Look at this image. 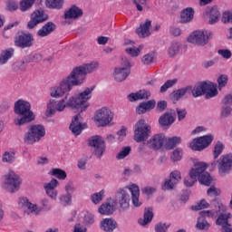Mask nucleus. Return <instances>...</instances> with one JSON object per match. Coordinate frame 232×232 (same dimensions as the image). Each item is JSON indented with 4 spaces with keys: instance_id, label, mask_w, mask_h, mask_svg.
<instances>
[{
    "instance_id": "473e14b6",
    "label": "nucleus",
    "mask_w": 232,
    "mask_h": 232,
    "mask_svg": "<svg viewBox=\"0 0 232 232\" xmlns=\"http://www.w3.org/2000/svg\"><path fill=\"white\" fill-rule=\"evenodd\" d=\"M14 53H15V50L12 47L3 50L0 53V66L7 64L8 61L14 57Z\"/></svg>"
},
{
    "instance_id": "69168bd1",
    "label": "nucleus",
    "mask_w": 232,
    "mask_h": 232,
    "mask_svg": "<svg viewBox=\"0 0 232 232\" xmlns=\"http://www.w3.org/2000/svg\"><path fill=\"white\" fill-rule=\"evenodd\" d=\"M169 179H171L179 184V182L182 180V174L180 173V170H173L169 173Z\"/></svg>"
},
{
    "instance_id": "0e129e2a",
    "label": "nucleus",
    "mask_w": 232,
    "mask_h": 232,
    "mask_svg": "<svg viewBox=\"0 0 232 232\" xmlns=\"http://www.w3.org/2000/svg\"><path fill=\"white\" fill-rule=\"evenodd\" d=\"M65 194L67 195H73V193H75V184H73V181L70 180L66 183L65 187Z\"/></svg>"
},
{
    "instance_id": "9b49d317",
    "label": "nucleus",
    "mask_w": 232,
    "mask_h": 232,
    "mask_svg": "<svg viewBox=\"0 0 232 232\" xmlns=\"http://www.w3.org/2000/svg\"><path fill=\"white\" fill-rule=\"evenodd\" d=\"M131 73V63L126 57L121 58V65L114 68L113 78L116 82H123Z\"/></svg>"
},
{
    "instance_id": "c03bdc74",
    "label": "nucleus",
    "mask_w": 232,
    "mask_h": 232,
    "mask_svg": "<svg viewBox=\"0 0 232 232\" xmlns=\"http://www.w3.org/2000/svg\"><path fill=\"white\" fill-rule=\"evenodd\" d=\"M180 51V43L172 42L168 47V55L169 57H175L177 53Z\"/></svg>"
},
{
    "instance_id": "dca6fc26",
    "label": "nucleus",
    "mask_w": 232,
    "mask_h": 232,
    "mask_svg": "<svg viewBox=\"0 0 232 232\" xmlns=\"http://www.w3.org/2000/svg\"><path fill=\"white\" fill-rule=\"evenodd\" d=\"M64 79L67 81L69 85L73 88V86H81V84H83L86 80V74L82 70V67L80 65L78 67H74L71 73L64 77Z\"/></svg>"
},
{
    "instance_id": "8fccbe9b",
    "label": "nucleus",
    "mask_w": 232,
    "mask_h": 232,
    "mask_svg": "<svg viewBox=\"0 0 232 232\" xmlns=\"http://www.w3.org/2000/svg\"><path fill=\"white\" fill-rule=\"evenodd\" d=\"M35 0H21L19 3V9L21 12H28L34 6Z\"/></svg>"
},
{
    "instance_id": "7ed1b4c3",
    "label": "nucleus",
    "mask_w": 232,
    "mask_h": 232,
    "mask_svg": "<svg viewBox=\"0 0 232 232\" xmlns=\"http://www.w3.org/2000/svg\"><path fill=\"white\" fill-rule=\"evenodd\" d=\"M41 207L37 206V203H33L24 196H21L17 199V208L23 211L24 215H34L37 217L41 215L43 211H52V205L48 198H44L40 201Z\"/></svg>"
},
{
    "instance_id": "3c124183",
    "label": "nucleus",
    "mask_w": 232,
    "mask_h": 232,
    "mask_svg": "<svg viewBox=\"0 0 232 232\" xmlns=\"http://www.w3.org/2000/svg\"><path fill=\"white\" fill-rule=\"evenodd\" d=\"M150 1L151 0H133V3L138 12H143L144 8H150V5L148 4Z\"/></svg>"
},
{
    "instance_id": "f3484780",
    "label": "nucleus",
    "mask_w": 232,
    "mask_h": 232,
    "mask_svg": "<svg viewBox=\"0 0 232 232\" xmlns=\"http://www.w3.org/2000/svg\"><path fill=\"white\" fill-rule=\"evenodd\" d=\"M88 144L92 148V153L101 159L104 152L106 151V144L104 143V139L100 135H94L89 138Z\"/></svg>"
},
{
    "instance_id": "72a5a7b5",
    "label": "nucleus",
    "mask_w": 232,
    "mask_h": 232,
    "mask_svg": "<svg viewBox=\"0 0 232 232\" xmlns=\"http://www.w3.org/2000/svg\"><path fill=\"white\" fill-rule=\"evenodd\" d=\"M218 95V90L217 89V83L211 82H206L205 97L206 99H213Z\"/></svg>"
},
{
    "instance_id": "6e6d98bb",
    "label": "nucleus",
    "mask_w": 232,
    "mask_h": 232,
    "mask_svg": "<svg viewBox=\"0 0 232 232\" xmlns=\"http://www.w3.org/2000/svg\"><path fill=\"white\" fill-rule=\"evenodd\" d=\"M130 153H131V147H123L121 150L116 155V159L117 160H122L123 159H126Z\"/></svg>"
},
{
    "instance_id": "393cba45",
    "label": "nucleus",
    "mask_w": 232,
    "mask_h": 232,
    "mask_svg": "<svg viewBox=\"0 0 232 232\" xmlns=\"http://www.w3.org/2000/svg\"><path fill=\"white\" fill-rule=\"evenodd\" d=\"M124 45L127 46L125 48L126 53H128V55L130 57H139V55H140V52H142V49L144 48L143 44H140L138 47H136L135 42L131 40H125Z\"/></svg>"
},
{
    "instance_id": "c756f323",
    "label": "nucleus",
    "mask_w": 232,
    "mask_h": 232,
    "mask_svg": "<svg viewBox=\"0 0 232 232\" xmlns=\"http://www.w3.org/2000/svg\"><path fill=\"white\" fill-rule=\"evenodd\" d=\"M83 12L81 7H78L76 5H72L67 11L64 13V19L65 21H68L70 19H72L75 21V19H80V17H82Z\"/></svg>"
},
{
    "instance_id": "4be33fe9",
    "label": "nucleus",
    "mask_w": 232,
    "mask_h": 232,
    "mask_svg": "<svg viewBox=\"0 0 232 232\" xmlns=\"http://www.w3.org/2000/svg\"><path fill=\"white\" fill-rule=\"evenodd\" d=\"M116 209H117V207L115 205V201H113V198H109L104 203H102L98 208V213L100 215H105L108 217L110 215H113Z\"/></svg>"
},
{
    "instance_id": "39448f33",
    "label": "nucleus",
    "mask_w": 232,
    "mask_h": 232,
    "mask_svg": "<svg viewBox=\"0 0 232 232\" xmlns=\"http://www.w3.org/2000/svg\"><path fill=\"white\" fill-rule=\"evenodd\" d=\"M208 163L204 161L194 160L193 167L189 169L188 176L194 180H198L203 186H211V175L206 171Z\"/></svg>"
},
{
    "instance_id": "ddd939ff",
    "label": "nucleus",
    "mask_w": 232,
    "mask_h": 232,
    "mask_svg": "<svg viewBox=\"0 0 232 232\" xmlns=\"http://www.w3.org/2000/svg\"><path fill=\"white\" fill-rule=\"evenodd\" d=\"M151 133V126L146 123V120H140L134 125V140L136 142H144Z\"/></svg>"
},
{
    "instance_id": "6ab92c4d",
    "label": "nucleus",
    "mask_w": 232,
    "mask_h": 232,
    "mask_svg": "<svg viewBox=\"0 0 232 232\" xmlns=\"http://www.w3.org/2000/svg\"><path fill=\"white\" fill-rule=\"evenodd\" d=\"M57 188H59V180L56 179H52L49 182L44 184L45 195H47L51 200H57V197H59Z\"/></svg>"
},
{
    "instance_id": "864d4df0",
    "label": "nucleus",
    "mask_w": 232,
    "mask_h": 232,
    "mask_svg": "<svg viewBox=\"0 0 232 232\" xmlns=\"http://www.w3.org/2000/svg\"><path fill=\"white\" fill-rule=\"evenodd\" d=\"M179 80L177 79H172V80H168L160 89V93H166L169 88H173V86L176 85Z\"/></svg>"
},
{
    "instance_id": "09e8293b",
    "label": "nucleus",
    "mask_w": 232,
    "mask_h": 232,
    "mask_svg": "<svg viewBox=\"0 0 232 232\" xmlns=\"http://www.w3.org/2000/svg\"><path fill=\"white\" fill-rule=\"evenodd\" d=\"M188 92H191V86H187L184 88H181L179 90H177L173 92V97L175 101H179V99H182Z\"/></svg>"
},
{
    "instance_id": "f257e3e1",
    "label": "nucleus",
    "mask_w": 232,
    "mask_h": 232,
    "mask_svg": "<svg viewBox=\"0 0 232 232\" xmlns=\"http://www.w3.org/2000/svg\"><path fill=\"white\" fill-rule=\"evenodd\" d=\"M95 90V86L85 88L82 92L70 96L66 94L61 100L51 99L47 103L44 112L45 117L48 119L53 117L57 111H64L66 108H72V110H80V111H86L90 108V99Z\"/></svg>"
},
{
    "instance_id": "e433bc0d",
    "label": "nucleus",
    "mask_w": 232,
    "mask_h": 232,
    "mask_svg": "<svg viewBox=\"0 0 232 232\" xmlns=\"http://www.w3.org/2000/svg\"><path fill=\"white\" fill-rule=\"evenodd\" d=\"M190 92L195 99H197V97H202V95L206 94V82L196 84Z\"/></svg>"
},
{
    "instance_id": "4c0bfd02",
    "label": "nucleus",
    "mask_w": 232,
    "mask_h": 232,
    "mask_svg": "<svg viewBox=\"0 0 232 232\" xmlns=\"http://www.w3.org/2000/svg\"><path fill=\"white\" fill-rule=\"evenodd\" d=\"M180 142H182V140L180 139V137H171V138H166L165 137V148L166 150H173V148H175V146H179V144H180Z\"/></svg>"
},
{
    "instance_id": "412c9836",
    "label": "nucleus",
    "mask_w": 232,
    "mask_h": 232,
    "mask_svg": "<svg viewBox=\"0 0 232 232\" xmlns=\"http://www.w3.org/2000/svg\"><path fill=\"white\" fill-rule=\"evenodd\" d=\"M126 189H129L131 195V202L134 208H140L142 200L140 199V188L135 183H130L126 186Z\"/></svg>"
},
{
    "instance_id": "a211bd4d",
    "label": "nucleus",
    "mask_w": 232,
    "mask_h": 232,
    "mask_svg": "<svg viewBox=\"0 0 232 232\" xmlns=\"http://www.w3.org/2000/svg\"><path fill=\"white\" fill-rule=\"evenodd\" d=\"M48 21V14H44V10L38 9L31 14V19L27 24V28L29 30H34L37 24Z\"/></svg>"
},
{
    "instance_id": "49530a36",
    "label": "nucleus",
    "mask_w": 232,
    "mask_h": 232,
    "mask_svg": "<svg viewBox=\"0 0 232 232\" xmlns=\"http://www.w3.org/2000/svg\"><path fill=\"white\" fill-rule=\"evenodd\" d=\"M26 64L24 58L22 61L13 63L11 68L13 72H26Z\"/></svg>"
},
{
    "instance_id": "a878e982",
    "label": "nucleus",
    "mask_w": 232,
    "mask_h": 232,
    "mask_svg": "<svg viewBox=\"0 0 232 232\" xmlns=\"http://www.w3.org/2000/svg\"><path fill=\"white\" fill-rule=\"evenodd\" d=\"M151 97V92L141 89L136 92H131L127 96L130 102H135V101H144V99H150Z\"/></svg>"
},
{
    "instance_id": "13d9d810",
    "label": "nucleus",
    "mask_w": 232,
    "mask_h": 232,
    "mask_svg": "<svg viewBox=\"0 0 232 232\" xmlns=\"http://www.w3.org/2000/svg\"><path fill=\"white\" fill-rule=\"evenodd\" d=\"M141 63L146 65L153 64V63H155V53L144 54L141 58Z\"/></svg>"
},
{
    "instance_id": "a18cd8bd",
    "label": "nucleus",
    "mask_w": 232,
    "mask_h": 232,
    "mask_svg": "<svg viewBox=\"0 0 232 232\" xmlns=\"http://www.w3.org/2000/svg\"><path fill=\"white\" fill-rule=\"evenodd\" d=\"M72 197L70 194H61L58 197V202L63 208H66L67 206H72Z\"/></svg>"
},
{
    "instance_id": "680f3d73",
    "label": "nucleus",
    "mask_w": 232,
    "mask_h": 232,
    "mask_svg": "<svg viewBox=\"0 0 232 232\" xmlns=\"http://www.w3.org/2000/svg\"><path fill=\"white\" fill-rule=\"evenodd\" d=\"M208 208H209V203H208L206 199H201L194 207H192V209H195L196 211H200L201 209H208Z\"/></svg>"
},
{
    "instance_id": "2eb2a0df",
    "label": "nucleus",
    "mask_w": 232,
    "mask_h": 232,
    "mask_svg": "<svg viewBox=\"0 0 232 232\" xmlns=\"http://www.w3.org/2000/svg\"><path fill=\"white\" fill-rule=\"evenodd\" d=\"M213 139H215L213 134L195 138L189 143V148L192 150V151H203V150H206V148H209V146H211Z\"/></svg>"
},
{
    "instance_id": "c9c22d12",
    "label": "nucleus",
    "mask_w": 232,
    "mask_h": 232,
    "mask_svg": "<svg viewBox=\"0 0 232 232\" xmlns=\"http://www.w3.org/2000/svg\"><path fill=\"white\" fill-rule=\"evenodd\" d=\"M221 14L218 6H213L209 11L208 24H217L220 21Z\"/></svg>"
},
{
    "instance_id": "cd10ccee",
    "label": "nucleus",
    "mask_w": 232,
    "mask_h": 232,
    "mask_svg": "<svg viewBox=\"0 0 232 232\" xmlns=\"http://www.w3.org/2000/svg\"><path fill=\"white\" fill-rule=\"evenodd\" d=\"M195 17V9L193 7H186L181 10L179 14V23L181 24H188V23H191Z\"/></svg>"
},
{
    "instance_id": "aec40b11",
    "label": "nucleus",
    "mask_w": 232,
    "mask_h": 232,
    "mask_svg": "<svg viewBox=\"0 0 232 232\" xmlns=\"http://www.w3.org/2000/svg\"><path fill=\"white\" fill-rule=\"evenodd\" d=\"M86 128H88V124H86V122H83L81 114H77L72 118V123L70 125V130L72 133H73V135H81V133H82V130H86Z\"/></svg>"
},
{
    "instance_id": "5701e85b",
    "label": "nucleus",
    "mask_w": 232,
    "mask_h": 232,
    "mask_svg": "<svg viewBox=\"0 0 232 232\" xmlns=\"http://www.w3.org/2000/svg\"><path fill=\"white\" fill-rule=\"evenodd\" d=\"M166 136L162 133L155 134L148 141L147 145L150 150H160V148L165 147Z\"/></svg>"
},
{
    "instance_id": "603ef678",
    "label": "nucleus",
    "mask_w": 232,
    "mask_h": 232,
    "mask_svg": "<svg viewBox=\"0 0 232 232\" xmlns=\"http://www.w3.org/2000/svg\"><path fill=\"white\" fill-rule=\"evenodd\" d=\"M46 5L48 8H63V5H64V0H45Z\"/></svg>"
},
{
    "instance_id": "37998d69",
    "label": "nucleus",
    "mask_w": 232,
    "mask_h": 232,
    "mask_svg": "<svg viewBox=\"0 0 232 232\" xmlns=\"http://www.w3.org/2000/svg\"><path fill=\"white\" fill-rule=\"evenodd\" d=\"M82 69L83 70V72L85 75H88V73H93L97 68H99V63L98 62H91L89 63H85L82 65H80Z\"/></svg>"
},
{
    "instance_id": "b1692460",
    "label": "nucleus",
    "mask_w": 232,
    "mask_h": 232,
    "mask_svg": "<svg viewBox=\"0 0 232 232\" xmlns=\"http://www.w3.org/2000/svg\"><path fill=\"white\" fill-rule=\"evenodd\" d=\"M14 44L19 48H30L34 44V36L31 34H22L15 38Z\"/></svg>"
},
{
    "instance_id": "2f4dec72",
    "label": "nucleus",
    "mask_w": 232,
    "mask_h": 232,
    "mask_svg": "<svg viewBox=\"0 0 232 232\" xmlns=\"http://www.w3.org/2000/svg\"><path fill=\"white\" fill-rule=\"evenodd\" d=\"M151 20H146L144 24H141L140 27L136 30L139 37H150L151 35Z\"/></svg>"
},
{
    "instance_id": "a19ab883",
    "label": "nucleus",
    "mask_w": 232,
    "mask_h": 232,
    "mask_svg": "<svg viewBox=\"0 0 232 232\" xmlns=\"http://www.w3.org/2000/svg\"><path fill=\"white\" fill-rule=\"evenodd\" d=\"M48 175H51V177H55V179H58V180H66V177H68V174H66V171L61 169H52Z\"/></svg>"
},
{
    "instance_id": "338daca9",
    "label": "nucleus",
    "mask_w": 232,
    "mask_h": 232,
    "mask_svg": "<svg viewBox=\"0 0 232 232\" xmlns=\"http://www.w3.org/2000/svg\"><path fill=\"white\" fill-rule=\"evenodd\" d=\"M222 23L225 24L227 23L232 24V12L231 11H226L223 13L222 17H221Z\"/></svg>"
},
{
    "instance_id": "79ce46f5",
    "label": "nucleus",
    "mask_w": 232,
    "mask_h": 232,
    "mask_svg": "<svg viewBox=\"0 0 232 232\" xmlns=\"http://www.w3.org/2000/svg\"><path fill=\"white\" fill-rule=\"evenodd\" d=\"M196 227L199 229V231H208V229L211 227V225L206 220V218L199 216L197 220Z\"/></svg>"
},
{
    "instance_id": "4468645a",
    "label": "nucleus",
    "mask_w": 232,
    "mask_h": 232,
    "mask_svg": "<svg viewBox=\"0 0 232 232\" xmlns=\"http://www.w3.org/2000/svg\"><path fill=\"white\" fill-rule=\"evenodd\" d=\"M72 87L65 80L62 79L56 85H53L50 89V95L53 99H61L66 97L70 92H72Z\"/></svg>"
},
{
    "instance_id": "1a4fd4ad",
    "label": "nucleus",
    "mask_w": 232,
    "mask_h": 232,
    "mask_svg": "<svg viewBox=\"0 0 232 232\" xmlns=\"http://www.w3.org/2000/svg\"><path fill=\"white\" fill-rule=\"evenodd\" d=\"M114 117L115 114L110 108L102 107L94 113V123L98 128H106V126L111 124Z\"/></svg>"
},
{
    "instance_id": "423d86ee",
    "label": "nucleus",
    "mask_w": 232,
    "mask_h": 232,
    "mask_svg": "<svg viewBox=\"0 0 232 232\" xmlns=\"http://www.w3.org/2000/svg\"><path fill=\"white\" fill-rule=\"evenodd\" d=\"M0 184L4 191L14 194L21 189L23 179L17 173H15V171L10 169L2 176Z\"/></svg>"
},
{
    "instance_id": "052dcab7",
    "label": "nucleus",
    "mask_w": 232,
    "mask_h": 232,
    "mask_svg": "<svg viewBox=\"0 0 232 232\" xmlns=\"http://www.w3.org/2000/svg\"><path fill=\"white\" fill-rule=\"evenodd\" d=\"M182 155H183L182 149L178 148L173 150L170 156V159L171 160H173V162H179V160H182Z\"/></svg>"
},
{
    "instance_id": "6e6552de",
    "label": "nucleus",
    "mask_w": 232,
    "mask_h": 232,
    "mask_svg": "<svg viewBox=\"0 0 232 232\" xmlns=\"http://www.w3.org/2000/svg\"><path fill=\"white\" fill-rule=\"evenodd\" d=\"M212 168L217 166L219 177H227L232 171V153L223 154L211 162Z\"/></svg>"
},
{
    "instance_id": "f8f14e48",
    "label": "nucleus",
    "mask_w": 232,
    "mask_h": 232,
    "mask_svg": "<svg viewBox=\"0 0 232 232\" xmlns=\"http://www.w3.org/2000/svg\"><path fill=\"white\" fill-rule=\"evenodd\" d=\"M131 200V196H130V193L128 192V188H120L116 190L114 194L113 202L117 208L121 211H128L130 209V202Z\"/></svg>"
},
{
    "instance_id": "f03ea898",
    "label": "nucleus",
    "mask_w": 232,
    "mask_h": 232,
    "mask_svg": "<svg viewBox=\"0 0 232 232\" xmlns=\"http://www.w3.org/2000/svg\"><path fill=\"white\" fill-rule=\"evenodd\" d=\"M213 206V209L200 211L199 217H203L204 218H217L218 217L216 224L217 226H221L222 232H232V227L229 223H227L229 218H231V213L225 214L226 206L220 201L214 200Z\"/></svg>"
},
{
    "instance_id": "7c9ffc66",
    "label": "nucleus",
    "mask_w": 232,
    "mask_h": 232,
    "mask_svg": "<svg viewBox=\"0 0 232 232\" xmlns=\"http://www.w3.org/2000/svg\"><path fill=\"white\" fill-rule=\"evenodd\" d=\"M57 25L53 22H47L44 24L40 30L37 32L38 37H48L50 34L55 32Z\"/></svg>"
},
{
    "instance_id": "58836bf2",
    "label": "nucleus",
    "mask_w": 232,
    "mask_h": 232,
    "mask_svg": "<svg viewBox=\"0 0 232 232\" xmlns=\"http://www.w3.org/2000/svg\"><path fill=\"white\" fill-rule=\"evenodd\" d=\"M104 197H106V190L102 189L99 192H95L90 196V200L94 204L95 206H98V204H101L102 200H104Z\"/></svg>"
},
{
    "instance_id": "774afa93",
    "label": "nucleus",
    "mask_w": 232,
    "mask_h": 232,
    "mask_svg": "<svg viewBox=\"0 0 232 232\" xmlns=\"http://www.w3.org/2000/svg\"><path fill=\"white\" fill-rule=\"evenodd\" d=\"M72 232H88V228L84 225L77 223L74 225Z\"/></svg>"
},
{
    "instance_id": "9d476101",
    "label": "nucleus",
    "mask_w": 232,
    "mask_h": 232,
    "mask_svg": "<svg viewBox=\"0 0 232 232\" xmlns=\"http://www.w3.org/2000/svg\"><path fill=\"white\" fill-rule=\"evenodd\" d=\"M213 37V32L208 29H199L192 32L187 38L190 44H197L198 46H206L209 43V39Z\"/></svg>"
},
{
    "instance_id": "f704fd0d",
    "label": "nucleus",
    "mask_w": 232,
    "mask_h": 232,
    "mask_svg": "<svg viewBox=\"0 0 232 232\" xmlns=\"http://www.w3.org/2000/svg\"><path fill=\"white\" fill-rule=\"evenodd\" d=\"M173 122H175V116L171 112H167L159 119V123L162 128L171 126Z\"/></svg>"
},
{
    "instance_id": "de8ad7c7",
    "label": "nucleus",
    "mask_w": 232,
    "mask_h": 232,
    "mask_svg": "<svg viewBox=\"0 0 232 232\" xmlns=\"http://www.w3.org/2000/svg\"><path fill=\"white\" fill-rule=\"evenodd\" d=\"M224 143L222 141H217V143L214 145L213 149V159L214 160H217L220 155H222L224 151Z\"/></svg>"
},
{
    "instance_id": "4d7b16f0",
    "label": "nucleus",
    "mask_w": 232,
    "mask_h": 232,
    "mask_svg": "<svg viewBox=\"0 0 232 232\" xmlns=\"http://www.w3.org/2000/svg\"><path fill=\"white\" fill-rule=\"evenodd\" d=\"M83 224L85 226H93L95 224V215L92 212H86L83 218Z\"/></svg>"
},
{
    "instance_id": "20e7f679",
    "label": "nucleus",
    "mask_w": 232,
    "mask_h": 232,
    "mask_svg": "<svg viewBox=\"0 0 232 232\" xmlns=\"http://www.w3.org/2000/svg\"><path fill=\"white\" fill-rule=\"evenodd\" d=\"M14 112L20 117L14 118V126H24L28 122L35 121V113L32 111V103L30 102L19 99L14 102Z\"/></svg>"
},
{
    "instance_id": "5fc2aeb1",
    "label": "nucleus",
    "mask_w": 232,
    "mask_h": 232,
    "mask_svg": "<svg viewBox=\"0 0 232 232\" xmlns=\"http://www.w3.org/2000/svg\"><path fill=\"white\" fill-rule=\"evenodd\" d=\"M43 61V55L40 53L29 54L24 58V63H39Z\"/></svg>"
},
{
    "instance_id": "e2e57ef3",
    "label": "nucleus",
    "mask_w": 232,
    "mask_h": 232,
    "mask_svg": "<svg viewBox=\"0 0 232 232\" xmlns=\"http://www.w3.org/2000/svg\"><path fill=\"white\" fill-rule=\"evenodd\" d=\"M169 226H171V224L160 222V223L156 224L155 231L156 232H168V229H169Z\"/></svg>"
},
{
    "instance_id": "ea45409f",
    "label": "nucleus",
    "mask_w": 232,
    "mask_h": 232,
    "mask_svg": "<svg viewBox=\"0 0 232 232\" xmlns=\"http://www.w3.org/2000/svg\"><path fill=\"white\" fill-rule=\"evenodd\" d=\"M4 164H14L15 162V150H6L2 155Z\"/></svg>"
},
{
    "instance_id": "bb28decb",
    "label": "nucleus",
    "mask_w": 232,
    "mask_h": 232,
    "mask_svg": "<svg viewBox=\"0 0 232 232\" xmlns=\"http://www.w3.org/2000/svg\"><path fill=\"white\" fill-rule=\"evenodd\" d=\"M118 226L117 221L112 218H105L100 221V229L104 232H113Z\"/></svg>"
},
{
    "instance_id": "c85d7f7f",
    "label": "nucleus",
    "mask_w": 232,
    "mask_h": 232,
    "mask_svg": "<svg viewBox=\"0 0 232 232\" xmlns=\"http://www.w3.org/2000/svg\"><path fill=\"white\" fill-rule=\"evenodd\" d=\"M155 106H157V102H155V100L142 102L136 108V113H138V115L148 113V111H151V110H154Z\"/></svg>"
},
{
    "instance_id": "0eeeda50",
    "label": "nucleus",
    "mask_w": 232,
    "mask_h": 232,
    "mask_svg": "<svg viewBox=\"0 0 232 232\" xmlns=\"http://www.w3.org/2000/svg\"><path fill=\"white\" fill-rule=\"evenodd\" d=\"M46 135V129L43 124L32 125L24 135V142L28 146H34Z\"/></svg>"
},
{
    "instance_id": "bf43d9fd",
    "label": "nucleus",
    "mask_w": 232,
    "mask_h": 232,
    "mask_svg": "<svg viewBox=\"0 0 232 232\" xmlns=\"http://www.w3.org/2000/svg\"><path fill=\"white\" fill-rule=\"evenodd\" d=\"M177 182L170 178H167L163 184V189L169 191L171 189H175V186H177Z\"/></svg>"
}]
</instances>
